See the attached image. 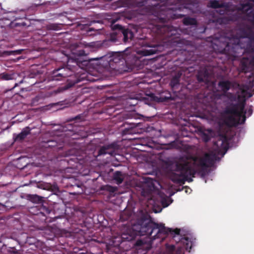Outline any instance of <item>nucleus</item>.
Masks as SVG:
<instances>
[{"label": "nucleus", "instance_id": "39", "mask_svg": "<svg viewBox=\"0 0 254 254\" xmlns=\"http://www.w3.org/2000/svg\"><path fill=\"white\" fill-rule=\"evenodd\" d=\"M206 78V77L205 76L202 77L200 74H198L197 76V79L200 82L204 81Z\"/></svg>", "mask_w": 254, "mask_h": 254}, {"label": "nucleus", "instance_id": "7", "mask_svg": "<svg viewBox=\"0 0 254 254\" xmlns=\"http://www.w3.org/2000/svg\"><path fill=\"white\" fill-rule=\"evenodd\" d=\"M254 4L251 2L241 3L237 8V11L229 15L232 22L240 20H246L254 26Z\"/></svg>", "mask_w": 254, "mask_h": 254}, {"label": "nucleus", "instance_id": "3", "mask_svg": "<svg viewBox=\"0 0 254 254\" xmlns=\"http://www.w3.org/2000/svg\"><path fill=\"white\" fill-rule=\"evenodd\" d=\"M196 161V158L190 160L188 156L180 157L175 162V169L170 174L172 181L180 184H184L186 181H192V179L189 177H194L196 173L194 168Z\"/></svg>", "mask_w": 254, "mask_h": 254}, {"label": "nucleus", "instance_id": "21", "mask_svg": "<svg viewBox=\"0 0 254 254\" xmlns=\"http://www.w3.org/2000/svg\"><path fill=\"white\" fill-rule=\"evenodd\" d=\"M26 198L33 203H41L43 201V197L37 194H27Z\"/></svg>", "mask_w": 254, "mask_h": 254}, {"label": "nucleus", "instance_id": "18", "mask_svg": "<svg viewBox=\"0 0 254 254\" xmlns=\"http://www.w3.org/2000/svg\"><path fill=\"white\" fill-rule=\"evenodd\" d=\"M30 131L31 129L29 127H26L20 133L17 134L16 136L14 137V140L20 141L23 140L26 136L30 133Z\"/></svg>", "mask_w": 254, "mask_h": 254}, {"label": "nucleus", "instance_id": "5", "mask_svg": "<svg viewBox=\"0 0 254 254\" xmlns=\"http://www.w3.org/2000/svg\"><path fill=\"white\" fill-rule=\"evenodd\" d=\"M103 60L106 61L104 64L105 67H110L112 68H116L118 64L120 65H124L125 64L127 66H130V68L132 69L136 64V62L138 60L137 57L133 54H127L125 52H114L110 56H105L100 58L90 59L91 60Z\"/></svg>", "mask_w": 254, "mask_h": 254}, {"label": "nucleus", "instance_id": "44", "mask_svg": "<svg viewBox=\"0 0 254 254\" xmlns=\"http://www.w3.org/2000/svg\"><path fill=\"white\" fill-rule=\"evenodd\" d=\"M11 253L13 254H19V252L15 249H14L12 251H11Z\"/></svg>", "mask_w": 254, "mask_h": 254}, {"label": "nucleus", "instance_id": "36", "mask_svg": "<svg viewBox=\"0 0 254 254\" xmlns=\"http://www.w3.org/2000/svg\"><path fill=\"white\" fill-rule=\"evenodd\" d=\"M179 78L180 77L178 76H175L173 77L171 81V85L172 87H174L179 83Z\"/></svg>", "mask_w": 254, "mask_h": 254}, {"label": "nucleus", "instance_id": "20", "mask_svg": "<svg viewBox=\"0 0 254 254\" xmlns=\"http://www.w3.org/2000/svg\"><path fill=\"white\" fill-rule=\"evenodd\" d=\"M250 60L247 58H243L240 63L241 70L244 72H247L249 70V66L252 64H250Z\"/></svg>", "mask_w": 254, "mask_h": 254}, {"label": "nucleus", "instance_id": "13", "mask_svg": "<svg viewBox=\"0 0 254 254\" xmlns=\"http://www.w3.org/2000/svg\"><path fill=\"white\" fill-rule=\"evenodd\" d=\"M215 159V155L206 153L203 157L199 159L198 165L200 167L208 168L213 165Z\"/></svg>", "mask_w": 254, "mask_h": 254}, {"label": "nucleus", "instance_id": "31", "mask_svg": "<svg viewBox=\"0 0 254 254\" xmlns=\"http://www.w3.org/2000/svg\"><path fill=\"white\" fill-rule=\"evenodd\" d=\"M62 25L61 24L57 23H51L47 26V28L48 30H59L61 29Z\"/></svg>", "mask_w": 254, "mask_h": 254}, {"label": "nucleus", "instance_id": "50", "mask_svg": "<svg viewBox=\"0 0 254 254\" xmlns=\"http://www.w3.org/2000/svg\"><path fill=\"white\" fill-rule=\"evenodd\" d=\"M224 143H225V141H221V145H223V144H224Z\"/></svg>", "mask_w": 254, "mask_h": 254}, {"label": "nucleus", "instance_id": "35", "mask_svg": "<svg viewBox=\"0 0 254 254\" xmlns=\"http://www.w3.org/2000/svg\"><path fill=\"white\" fill-rule=\"evenodd\" d=\"M147 179L151 181L150 182L147 181V184H148V189H147L146 192L147 194H150L151 191L152 190V189L154 188V184L152 182V180H151L149 178H147Z\"/></svg>", "mask_w": 254, "mask_h": 254}, {"label": "nucleus", "instance_id": "25", "mask_svg": "<svg viewBox=\"0 0 254 254\" xmlns=\"http://www.w3.org/2000/svg\"><path fill=\"white\" fill-rule=\"evenodd\" d=\"M183 24L185 25H197V21L195 18L190 17H186L183 19Z\"/></svg>", "mask_w": 254, "mask_h": 254}, {"label": "nucleus", "instance_id": "23", "mask_svg": "<svg viewBox=\"0 0 254 254\" xmlns=\"http://www.w3.org/2000/svg\"><path fill=\"white\" fill-rule=\"evenodd\" d=\"M113 178L118 185H120L123 183L124 176L121 171H117L113 174Z\"/></svg>", "mask_w": 254, "mask_h": 254}, {"label": "nucleus", "instance_id": "48", "mask_svg": "<svg viewBox=\"0 0 254 254\" xmlns=\"http://www.w3.org/2000/svg\"><path fill=\"white\" fill-rule=\"evenodd\" d=\"M228 144H227V143H226V144H225V146L223 147V148H224V149H225L226 150H227V148H228Z\"/></svg>", "mask_w": 254, "mask_h": 254}, {"label": "nucleus", "instance_id": "37", "mask_svg": "<svg viewBox=\"0 0 254 254\" xmlns=\"http://www.w3.org/2000/svg\"><path fill=\"white\" fill-rule=\"evenodd\" d=\"M47 146L50 147H53L57 146L58 143L57 142L54 140H49L47 142Z\"/></svg>", "mask_w": 254, "mask_h": 254}, {"label": "nucleus", "instance_id": "4", "mask_svg": "<svg viewBox=\"0 0 254 254\" xmlns=\"http://www.w3.org/2000/svg\"><path fill=\"white\" fill-rule=\"evenodd\" d=\"M246 100L243 99L236 103H231L227 106L223 112L224 122L229 127L236 126L238 124L245 123L248 113V116H251L253 112V107L251 106L247 112L245 110Z\"/></svg>", "mask_w": 254, "mask_h": 254}, {"label": "nucleus", "instance_id": "6", "mask_svg": "<svg viewBox=\"0 0 254 254\" xmlns=\"http://www.w3.org/2000/svg\"><path fill=\"white\" fill-rule=\"evenodd\" d=\"M68 76L70 78L67 79L66 84L59 87L57 90V92H62L68 89L81 80L75 75H72V71L67 67L58 68L52 72L50 77V80L51 81H60Z\"/></svg>", "mask_w": 254, "mask_h": 254}, {"label": "nucleus", "instance_id": "29", "mask_svg": "<svg viewBox=\"0 0 254 254\" xmlns=\"http://www.w3.org/2000/svg\"><path fill=\"white\" fill-rule=\"evenodd\" d=\"M149 97L151 100L157 101V102H164L169 100L170 99V97H161L158 98L156 97L153 93H151L149 95Z\"/></svg>", "mask_w": 254, "mask_h": 254}, {"label": "nucleus", "instance_id": "47", "mask_svg": "<svg viewBox=\"0 0 254 254\" xmlns=\"http://www.w3.org/2000/svg\"><path fill=\"white\" fill-rule=\"evenodd\" d=\"M80 118V115H78L77 116H76L74 118V120H77V119H79Z\"/></svg>", "mask_w": 254, "mask_h": 254}, {"label": "nucleus", "instance_id": "14", "mask_svg": "<svg viewBox=\"0 0 254 254\" xmlns=\"http://www.w3.org/2000/svg\"><path fill=\"white\" fill-rule=\"evenodd\" d=\"M134 246L135 249L137 251V253H140V254H146L150 249V247L148 244L142 240H137Z\"/></svg>", "mask_w": 254, "mask_h": 254}, {"label": "nucleus", "instance_id": "11", "mask_svg": "<svg viewBox=\"0 0 254 254\" xmlns=\"http://www.w3.org/2000/svg\"><path fill=\"white\" fill-rule=\"evenodd\" d=\"M119 148L117 143L113 142L111 144L105 145L101 147L98 151L97 156L109 154L114 156L116 154V151Z\"/></svg>", "mask_w": 254, "mask_h": 254}, {"label": "nucleus", "instance_id": "1", "mask_svg": "<svg viewBox=\"0 0 254 254\" xmlns=\"http://www.w3.org/2000/svg\"><path fill=\"white\" fill-rule=\"evenodd\" d=\"M180 229H172L166 228L164 224L153 222L151 216L147 213H142L135 223H131V227L125 226L117 236L113 238L115 246H119L125 241L134 240L137 235H146L155 239L160 238L162 235L171 234L172 235H179Z\"/></svg>", "mask_w": 254, "mask_h": 254}, {"label": "nucleus", "instance_id": "41", "mask_svg": "<svg viewBox=\"0 0 254 254\" xmlns=\"http://www.w3.org/2000/svg\"><path fill=\"white\" fill-rule=\"evenodd\" d=\"M8 13H9V14H10V15H12V19L13 20H16V19H18V18H18V17L16 16V15H13V14H15V12H11V11H10V12H9Z\"/></svg>", "mask_w": 254, "mask_h": 254}, {"label": "nucleus", "instance_id": "43", "mask_svg": "<svg viewBox=\"0 0 254 254\" xmlns=\"http://www.w3.org/2000/svg\"><path fill=\"white\" fill-rule=\"evenodd\" d=\"M39 99V96L35 97L34 98H33L32 99V103L33 104H35L36 102H38Z\"/></svg>", "mask_w": 254, "mask_h": 254}, {"label": "nucleus", "instance_id": "9", "mask_svg": "<svg viewBox=\"0 0 254 254\" xmlns=\"http://www.w3.org/2000/svg\"><path fill=\"white\" fill-rule=\"evenodd\" d=\"M229 41V40L225 37H220L214 40L212 43V48L217 53L227 54L232 48Z\"/></svg>", "mask_w": 254, "mask_h": 254}, {"label": "nucleus", "instance_id": "22", "mask_svg": "<svg viewBox=\"0 0 254 254\" xmlns=\"http://www.w3.org/2000/svg\"><path fill=\"white\" fill-rule=\"evenodd\" d=\"M99 21H95V20H92L89 22H88L87 23L82 24V27H81V29L82 30H85L87 32V34L89 35H91L90 33L92 31H95V29L94 28H90L89 26H91L92 24L99 22Z\"/></svg>", "mask_w": 254, "mask_h": 254}, {"label": "nucleus", "instance_id": "15", "mask_svg": "<svg viewBox=\"0 0 254 254\" xmlns=\"http://www.w3.org/2000/svg\"><path fill=\"white\" fill-rule=\"evenodd\" d=\"M116 21L117 20L116 19H113L112 21V29L114 31L111 34V40L113 41H116L117 40L116 37V35L120 33L122 34L123 33V31L125 29L123 27L119 24H114Z\"/></svg>", "mask_w": 254, "mask_h": 254}, {"label": "nucleus", "instance_id": "45", "mask_svg": "<svg viewBox=\"0 0 254 254\" xmlns=\"http://www.w3.org/2000/svg\"><path fill=\"white\" fill-rule=\"evenodd\" d=\"M169 247H170V250H171V251H174L175 250V246H174V245H171V246H170Z\"/></svg>", "mask_w": 254, "mask_h": 254}, {"label": "nucleus", "instance_id": "46", "mask_svg": "<svg viewBox=\"0 0 254 254\" xmlns=\"http://www.w3.org/2000/svg\"><path fill=\"white\" fill-rule=\"evenodd\" d=\"M250 64L254 65V57L252 58V60H250Z\"/></svg>", "mask_w": 254, "mask_h": 254}, {"label": "nucleus", "instance_id": "34", "mask_svg": "<svg viewBox=\"0 0 254 254\" xmlns=\"http://www.w3.org/2000/svg\"><path fill=\"white\" fill-rule=\"evenodd\" d=\"M23 51V49H19L17 50H11V51H5V53L7 55H20L22 54V52Z\"/></svg>", "mask_w": 254, "mask_h": 254}, {"label": "nucleus", "instance_id": "40", "mask_svg": "<svg viewBox=\"0 0 254 254\" xmlns=\"http://www.w3.org/2000/svg\"><path fill=\"white\" fill-rule=\"evenodd\" d=\"M202 139L205 142H207L210 140V137L208 134L204 133L202 136Z\"/></svg>", "mask_w": 254, "mask_h": 254}, {"label": "nucleus", "instance_id": "28", "mask_svg": "<svg viewBox=\"0 0 254 254\" xmlns=\"http://www.w3.org/2000/svg\"><path fill=\"white\" fill-rule=\"evenodd\" d=\"M101 190L109 192L111 194L115 193L117 191L118 188L117 187H113L109 185L103 186L101 188Z\"/></svg>", "mask_w": 254, "mask_h": 254}, {"label": "nucleus", "instance_id": "10", "mask_svg": "<svg viewBox=\"0 0 254 254\" xmlns=\"http://www.w3.org/2000/svg\"><path fill=\"white\" fill-rule=\"evenodd\" d=\"M248 81L246 84H236L237 89L241 92L243 96H247L248 98L251 97L253 94L248 92V90L252 89L254 86V74L251 73L248 76Z\"/></svg>", "mask_w": 254, "mask_h": 254}, {"label": "nucleus", "instance_id": "38", "mask_svg": "<svg viewBox=\"0 0 254 254\" xmlns=\"http://www.w3.org/2000/svg\"><path fill=\"white\" fill-rule=\"evenodd\" d=\"M206 169L207 168L201 167V168L199 171V173L200 174L201 177H204L206 175Z\"/></svg>", "mask_w": 254, "mask_h": 254}, {"label": "nucleus", "instance_id": "19", "mask_svg": "<svg viewBox=\"0 0 254 254\" xmlns=\"http://www.w3.org/2000/svg\"><path fill=\"white\" fill-rule=\"evenodd\" d=\"M132 216V212L130 210H125L121 212L120 216V220L122 222L130 220Z\"/></svg>", "mask_w": 254, "mask_h": 254}, {"label": "nucleus", "instance_id": "49", "mask_svg": "<svg viewBox=\"0 0 254 254\" xmlns=\"http://www.w3.org/2000/svg\"><path fill=\"white\" fill-rule=\"evenodd\" d=\"M145 190L144 189H143L142 192H141V193H142V195H145Z\"/></svg>", "mask_w": 254, "mask_h": 254}, {"label": "nucleus", "instance_id": "27", "mask_svg": "<svg viewBox=\"0 0 254 254\" xmlns=\"http://www.w3.org/2000/svg\"><path fill=\"white\" fill-rule=\"evenodd\" d=\"M217 23L220 25H226L229 24L231 22L228 16H221L216 20Z\"/></svg>", "mask_w": 254, "mask_h": 254}, {"label": "nucleus", "instance_id": "32", "mask_svg": "<svg viewBox=\"0 0 254 254\" xmlns=\"http://www.w3.org/2000/svg\"><path fill=\"white\" fill-rule=\"evenodd\" d=\"M168 145L170 148L179 149L181 148L182 143L178 140H175L169 143Z\"/></svg>", "mask_w": 254, "mask_h": 254}, {"label": "nucleus", "instance_id": "51", "mask_svg": "<svg viewBox=\"0 0 254 254\" xmlns=\"http://www.w3.org/2000/svg\"><path fill=\"white\" fill-rule=\"evenodd\" d=\"M2 8L0 7V15L1 13Z\"/></svg>", "mask_w": 254, "mask_h": 254}, {"label": "nucleus", "instance_id": "30", "mask_svg": "<svg viewBox=\"0 0 254 254\" xmlns=\"http://www.w3.org/2000/svg\"><path fill=\"white\" fill-rule=\"evenodd\" d=\"M208 5L210 7L213 8H221L223 6V4L220 3L219 1L217 0H210Z\"/></svg>", "mask_w": 254, "mask_h": 254}, {"label": "nucleus", "instance_id": "24", "mask_svg": "<svg viewBox=\"0 0 254 254\" xmlns=\"http://www.w3.org/2000/svg\"><path fill=\"white\" fill-rule=\"evenodd\" d=\"M122 34L124 36L123 40L125 43L128 42L129 39L131 40L133 38V32L128 29H125V30H123Z\"/></svg>", "mask_w": 254, "mask_h": 254}, {"label": "nucleus", "instance_id": "2", "mask_svg": "<svg viewBox=\"0 0 254 254\" xmlns=\"http://www.w3.org/2000/svg\"><path fill=\"white\" fill-rule=\"evenodd\" d=\"M180 8L173 6L170 7H163L161 10L157 12L156 14L153 15L150 18V25L151 29L156 36L161 39L170 38L177 33L176 28L173 26L166 24L171 19H176L182 18L184 14L179 13Z\"/></svg>", "mask_w": 254, "mask_h": 254}, {"label": "nucleus", "instance_id": "8", "mask_svg": "<svg viewBox=\"0 0 254 254\" xmlns=\"http://www.w3.org/2000/svg\"><path fill=\"white\" fill-rule=\"evenodd\" d=\"M236 36L239 39L248 38L251 43L254 44L252 50L254 51V31L249 25L242 22L236 26Z\"/></svg>", "mask_w": 254, "mask_h": 254}, {"label": "nucleus", "instance_id": "26", "mask_svg": "<svg viewBox=\"0 0 254 254\" xmlns=\"http://www.w3.org/2000/svg\"><path fill=\"white\" fill-rule=\"evenodd\" d=\"M123 132L124 134H133L136 132V126L133 124L130 125V127H125Z\"/></svg>", "mask_w": 254, "mask_h": 254}, {"label": "nucleus", "instance_id": "33", "mask_svg": "<svg viewBox=\"0 0 254 254\" xmlns=\"http://www.w3.org/2000/svg\"><path fill=\"white\" fill-rule=\"evenodd\" d=\"M13 74H9L7 73H2L0 75V78L2 80H8L13 78Z\"/></svg>", "mask_w": 254, "mask_h": 254}, {"label": "nucleus", "instance_id": "16", "mask_svg": "<svg viewBox=\"0 0 254 254\" xmlns=\"http://www.w3.org/2000/svg\"><path fill=\"white\" fill-rule=\"evenodd\" d=\"M237 83V82H232L229 80H222L219 82L218 86L223 92L226 93L232 87L237 88L236 84Z\"/></svg>", "mask_w": 254, "mask_h": 254}, {"label": "nucleus", "instance_id": "17", "mask_svg": "<svg viewBox=\"0 0 254 254\" xmlns=\"http://www.w3.org/2000/svg\"><path fill=\"white\" fill-rule=\"evenodd\" d=\"M72 55H74L73 58L77 64H81L83 65V63H85L86 61H80L79 58L82 56H86L87 54H85V52L83 49H78L72 52Z\"/></svg>", "mask_w": 254, "mask_h": 254}, {"label": "nucleus", "instance_id": "53", "mask_svg": "<svg viewBox=\"0 0 254 254\" xmlns=\"http://www.w3.org/2000/svg\"><path fill=\"white\" fill-rule=\"evenodd\" d=\"M253 94H254V89L253 90Z\"/></svg>", "mask_w": 254, "mask_h": 254}, {"label": "nucleus", "instance_id": "42", "mask_svg": "<svg viewBox=\"0 0 254 254\" xmlns=\"http://www.w3.org/2000/svg\"><path fill=\"white\" fill-rule=\"evenodd\" d=\"M162 204L163 206V207H167L169 205V204L166 202V199H162Z\"/></svg>", "mask_w": 254, "mask_h": 254}, {"label": "nucleus", "instance_id": "12", "mask_svg": "<svg viewBox=\"0 0 254 254\" xmlns=\"http://www.w3.org/2000/svg\"><path fill=\"white\" fill-rule=\"evenodd\" d=\"M142 49L138 51V53L143 56H147L156 54L158 51L159 45L144 43Z\"/></svg>", "mask_w": 254, "mask_h": 254}, {"label": "nucleus", "instance_id": "52", "mask_svg": "<svg viewBox=\"0 0 254 254\" xmlns=\"http://www.w3.org/2000/svg\"><path fill=\"white\" fill-rule=\"evenodd\" d=\"M184 239H185L186 241H187L188 240V238H184Z\"/></svg>", "mask_w": 254, "mask_h": 254}]
</instances>
